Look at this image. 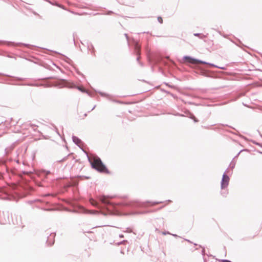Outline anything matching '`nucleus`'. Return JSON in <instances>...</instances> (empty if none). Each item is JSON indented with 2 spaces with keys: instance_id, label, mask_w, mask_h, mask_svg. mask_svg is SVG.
I'll return each instance as SVG.
<instances>
[{
  "instance_id": "10",
  "label": "nucleus",
  "mask_w": 262,
  "mask_h": 262,
  "mask_svg": "<svg viewBox=\"0 0 262 262\" xmlns=\"http://www.w3.org/2000/svg\"><path fill=\"white\" fill-rule=\"evenodd\" d=\"M31 126L32 127V128H34V127H35L36 126L35 125H31Z\"/></svg>"
},
{
  "instance_id": "7",
  "label": "nucleus",
  "mask_w": 262,
  "mask_h": 262,
  "mask_svg": "<svg viewBox=\"0 0 262 262\" xmlns=\"http://www.w3.org/2000/svg\"><path fill=\"white\" fill-rule=\"evenodd\" d=\"M158 21H159V22L160 23L162 24V23H163V19H162V17H159L158 18Z\"/></svg>"
},
{
  "instance_id": "4",
  "label": "nucleus",
  "mask_w": 262,
  "mask_h": 262,
  "mask_svg": "<svg viewBox=\"0 0 262 262\" xmlns=\"http://www.w3.org/2000/svg\"><path fill=\"white\" fill-rule=\"evenodd\" d=\"M185 59L186 61L191 63L196 64L199 62V61L198 60L192 58L190 57H185Z\"/></svg>"
},
{
  "instance_id": "6",
  "label": "nucleus",
  "mask_w": 262,
  "mask_h": 262,
  "mask_svg": "<svg viewBox=\"0 0 262 262\" xmlns=\"http://www.w3.org/2000/svg\"><path fill=\"white\" fill-rule=\"evenodd\" d=\"M90 202L91 203V204L92 205H93L94 206H97V205H98L97 202L95 200H94V199H90Z\"/></svg>"
},
{
  "instance_id": "2",
  "label": "nucleus",
  "mask_w": 262,
  "mask_h": 262,
  "mask_svg": "<svg viewBox=\"0 0 262 262\" xmlns=\"http://www.w3.org/2000/svg\"><path fill=\"white\" fill-rule=\"evenodd\" d=\"M229 178L226 174H224L222 178L221 187L224 189L226 187L229 183Z\"/></svg>"
},
{
  "instance_id": "8",
  "label": "nucleus",
  "mask_w": 262,
  "mask_h": 262,
  "mask_svg": "<svg viewBox=\"0 0 262 262\" xmlns=\"http://www.w3.org/2000/svg\"><path fill=\"white\" fill-rule=\"evenodd\" d=\"M78 89H79V90H80L81 91H82V92H84V89H83V88L79 87V88H78Z\"/></svg>"
},
{
  "instance_id": "5",
  "label": "nucleus",
  "mask_w": 262,
  "mask_h": 262,
  "mask_svg": "<svg viewBox=\"0 0 262 262\" xmlns=\"http://www.w3.org/2000/svg\"><path fill=\"white\" fill-rule=\"evenodd\" d=\"M135 49L137 53H139L140 52V46L138 43H136L135 46Z\"/></svg>"
},
{
  "instance_id": "3",
  "label": "nucleus",
  "mask_w": 262,
  "mask_h": 262,
  "mask_svg": "<svg viewBox=\"0 0 262 262\" xmlns=\"http://www.w3.org/2000/svg\"><path fill=\"white\" fill-rule=\"evenodd\" d=\"M110 198L109 196H106L104 195L100 196L99 197V200L101 201V202L105 204H110L109 199Z\"/></svg>"
},
{
  "instance_id": "9",
  "label": "nucleus",
  "mask_w": 262,
  "mask_h": 262,
  "mask_svg": "<svg viewBox=\"0 0 262 262\" xmlns=\"http://www.w3.org/2000/svg\"><path fill=\"white\" fill-rule=\"evenodd\" d=\"M221 262H231V261H230V260H225V259H224V260H222L221 261Z\"/></svg>"
},
{
  "instance_id": "1",
  "label": "nucleus",
  "mask_w": 262,
  "mask_h": 262,
  "mask_svg": "<svg viewBox=\"0 0 262 262\" xmlns=\"http://www.w3.org/2000/svg\"><path fill=\"white\" fill-rule=\"evenodd\" d=\"M93 168L96 169L100 172H106L107 169L105 165L102 163L101 159L98 157H94L93 161H91Z\"/></svg>"
},
{
  "instance_id": "11",
  "label": "nucleus",
  "mask_w": 262,
  "mask_h": 262,
  "mask_svg": "<svg viewBox=\"0 0 262 262\" xmlns=\"http://www.w3.org/2000/svg\"><path fill=\"white\" fill-rule=\"evenodd\" d=\"M113 12H110V13L108 14H111V13H112Z\"/></svg>"
}]
</instances>
